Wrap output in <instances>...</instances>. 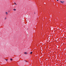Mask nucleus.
Wrapping results in <instances>:
<instances>
[{"instance_id": "1", "label": "nucleus", "mask_w": 66, "mask_h": 66, "mask_svg": "<svg viewBox=\"0 0 66 66\" xmlns=\"http://www.w3.org/2000/svg\"><path fill=\"white\" fill-rule=\"evenodd\" d=\"M5 14L6 15H8V13H7V12H6Z\"/></svg>"}, {"instance_id": "2", "label": "nucleus", "mask_w": 66, "mask_h": 66, "mask_svg": "<svg viewBox=\"0 0 66 66\" xmlns=\"http://www.w3.org/2000/svg\"><path fill=\"white\" fill-rule=\"evenodd\" d=\"M60 2H61V3H64V2H62L61 1Z\"/></svg>"}, {"instance_id": "3", "label": "nucleus", "mask_w": 66, "mask_h": 66, "mask_svg": "<svg viewBox=\"0 0 66 66\" xmlns=\"http://www.w3.org/2000/svg\"><path fill=\"white\" fill-rule=\"evenodd\" d=\"M24 62L25 63H26V62H27V61H24Z\"/></svg>"}, {"instance_id": "4", "label": "nucleus", "mask_w": 66, "mask_h": 66, "mask_svg": "<svg viewBox=\"0 0 66 66\" xmlns=\"http://www.w3.org/2000/svg\"><path fill=\"white\" fill-rule=\"evenodd\" d=\"M24 54H27V52H24Z\"/></svg>"}, {"instance_id": "5", "label": "nucleus", "mask_w": 66, "mask_h": 66, "mask_svg": "<svg viewBox=\"0 0 66 66\" xmlns=\"http://www.w3.org/2000/svg\"><path fill=\"white\" fill-rule=\"evenodd\" d=\"M32 54V52H31L30 53V54Z\"/></svg>"}, {"instance_id": "6", "label": "nucleus", "mask_w": 66, "mask_h": 66, "mask_svg": "<svg viewBox=\"0 0 66 66\" xmlns=\"http://www.w3.org/2000/svg\"><path fill=\"white\" fill-rule=\"evenodd\" d=\"M13 10H14V11H16V9H14Z\"/></svg>"}, {"instance_id": "7", "label": "nucleus", "mask_w": 66, "mask_h": 66, "mask_svg": "<svg viewBox=\"0 0 66 66\" xmlns=\"http://www.w3.org/2000/svg\"><path fill=\"white\" fill-rule=\"evenodd\" d=\"M10 60H11V61H12V60H13L11 58L10 59Z\"/></svg>"}, {"instance_id": "8", "label": "nucleus", "mask_w": 66, "mask_h": 66, "mask_svg": "<svg viewBox=\"0 0 66 66\" xmlns=\"http://www.w3.org/2000/svg\"><path fill=\"white\" fill-rule=\"evenodd\" d=\"M14 3V4H16V5H17V4H16V3H15V2Z\"/></svg>"}, {"instance_id": "9", "label": "nucleus", "mask_w": 66, "mask_h": 66, "mask_svg": "<svg viewBox=\"0 0 66 66\" xmlns=\"http://www.w3.org/2000/svg\"><path fill=\"white\" fill-rule=\"evenodd\" d=\"M5 19L6 20V18H5Z\"/></svg>"}, {"instance_id": "10", "label": "nucleus", "mask_w": 66, "mask_h": 66, "mask_svg": "<svg viewBox=\"0 0 66 66\" xmlns=\"http://www.w3.org/2000/svg\"><path fill=\"white\" fill-rule=\"evenodd\" d=\"M57 1H59V0H57Z\"/></svg>"}, {"instance_id": "11", "label": "nucleus", "mask_w": 66, "mask_h": 66, "mask_svg": "<svg viewBox=\"0 0 66 66\" xmlns=\"http://www.w3.org/2000/svg\"><path fill=\"white\" fill-rule=\"evenodd\" d=\"M6 61H7V59H6Z\"/></svg>"}]
</instances>
